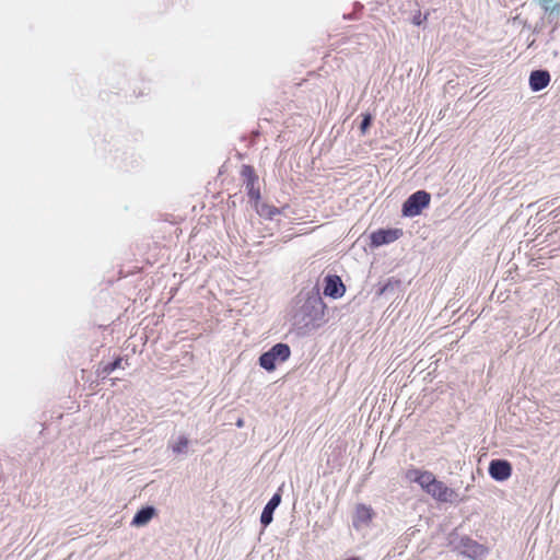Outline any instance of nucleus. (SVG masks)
<instances>
[{"label":"nucleus","mask_w":560,"mask_h":560,"mask_svg":"<svg viewBox=\"0 0 560 560\" xmlns=\"http://www.w3.org/2000/svg\"><path fill=\"white\" fill-rule=\"evenodd\" d=\"M290 348L285 343H277L259 358V364L267 371H273L277 362H284L290 357Z\"/></svg>","instance_id":"f257e3e1"},{"label":"nucleus","mask_w":560,"mask_h":560,"mask_svg":"<svg viewBox=\"0 0 560 560\" xmlns=\"http://www.w3.org/2000/svg\"><path fill=\"white\" fill-rule=\"evenodd\" d=\"M431 196L424 190H418L407 198L402 205V214L413 218L419 215L421 211L430 203Z\"/></svg>","instance_id":"f03ea898"},{"label":"nucleus","mask_w":560,"mask_h":560,"mask_svg":"<svg viewBox=\"0 0 560 560\" xmlns=\"http://www.w3.org/2000/svg\"><path fill=\"white\" fill-rule=\"evenodd\" d=\"M452 544L459 553L471 560H483L488 555L487 547L468 537H462L458 542Z\"/></svg>","instance_id":"7ed1b4c3"},{"label":"nucleus","mask_w":560,"mask_h":560,"mask_svg":"<svg viewBox=\"0 0 560 560\" xmlns=\"http://www.w3.org/2000/svg\"><path fill=\"white\" fill-rule=\"evenodd\" d=\"M428 494L442 503H455L464 501V498H460L454 489L447 487L443 481L438 479L433 483Z\"/></svg>","instance_id":"20e7f679"},{"label":"nucleus","mask_w":560,"mask_h":560,"mask_svg":"<svg viewBox=\"0 0 560 560\" xmlns=\"http://www.w3.org/2000/svg\"><path fill=\"white\" fill-rule=\"evenodd\" d=\"M406 478L411 482L418 483L427 493H429L433 483L436 481L435 476L431 471L420 469H409L406 472Z\"/></svg>","instance_id":"39448f33"},{"label":"nucleus","mask_w":560,"mask_h":560,"mask_svg":"<svg viewBox=\"0 0 560 560\" xmlns=\"http://www.w3.org/2000/svg\"><path fill=\"white\" fill-rule=\"evenodd\" d=\"M375 513L371 506L365 504H359L355 508L352 524L357 530H363L368 528L374 518Z\"/></svg>","instance_id":"423d86ee"},{"label":"nucleus","mask_w":560,"mask_h":560,"mask_svg":"<svg viewBox=\"0 0 560 560\" xmlns=\"http://www.w3.org/2000/svg\"><path fill=\"white\" fill-rule=\"evenodd\" d=\"M401 234L402 232L399 229L378 230L372 233L371 243L373 246L378 247L395 242Z\"/></svg>","instance_id":"0eeeda50"},{"label":"nucleus","mask_w":560,"mask_h":560,"mask_svg":"<svg viewBox=\"0 0 560 560\" xmlns=\"http://www.w3.org/2000/svg\"><path fill=\"white\" fill-rule=\"evenodd\" d=\"M512 472V467L509 462L502 459H493L489 465L490 476L498 481L506 480Z\"/></svg>","instance_id":"6e6552de"},{"label":"nucleus","mask_w":560,"mask_h":560,"mask_svg":"<svg viewBox=\"0 0 560 560\" xmlns=\"http://www.w3.org/2000/svg\"><path fill=\"white\" fill-rule=\"evenodd\" d=\"M324 294L334 299L340 298L345 293V285L337 276H328L325 279Z\"/></svg>","instance_id":"1a4fd4ad"},{"label":"nucleus","mask_w":560,"mask_h":560,"mask_svg":"<svg viewBox=\"0 0 560 560\" xmlns=\"http://www.w3.org/2000/svg\"><path fill=\"white\" fill-rule=\"evenodd\" d=\"M550 82V74L545 70H535L529 75V86L533 91L538 92L545 89Z\"/></svg>","instance_id":"9d476101"},{"label":"nucleus","mask_w":560,"mask_h":560,"mask_svg":"<svg viewBox=\"0 0 560 560\" xmlns=\"http://www.w3.org/2000/svg\"><path fill=\"white\" fill-rule=\"evenodd\" d=\"M281 502V494L275 493L272 498L269 500V502L266 504V506L262 510L260 522L264 525V527H267L272 522V515L275 510L279 506Z\"/></svg>","instance_id":"9b49d317"},{"label":"nucleus","mask_w":560,"mask_h":560,"mask_svg":"<svg viewBox=\"0 0 560 560\" xmlns=\"http://www.w3.org/2000/svg\"><path fill=\"white\" fill-rule=\"evenodd\" d=\"M189 444H190L189 439L187 436L180 434V435H178L176 438H172L170 440L168 447L176 455H187Z\"/></svg>","instance_id":"f8f14e48"},{"label":"nucleus","mask_w":560,"mask_h":560,"mask_svg":"<svg viewBox=\"0 0 560 560\" xmlns=\"http://www.w3.org/2000/svg\"><path fill=\"white\" fill-rule=\"evenodd\" d=\"M155 514V509L152 506H145L138 511L132 518L131 524L136 527L147 525Z\"/></svg>","instance_id":"ddd939ff"},{"label":"nucleus","mask_w":560,"mask_h":560,"mask_svg":"<svg viewBox=\"0 0 560 560\" xmlns=\"http://www.w3.org/2000/svg\"><path fill=\"white\" fill-rule=\"evenodd\" d=\"M539 7L548 14V20L551 22L553 15L560 14V2L557 0H536Z\"/></svg>","instance_id":"4468645a"},{"label":"nucleus","mask_w":560,"mask_h":560,"mask_svg":"<svg viewBox=\"0 0 560 560\" xmlns=\"http://www.w3.org/2000/svg\"><path fill=\"white\" fill-rule=\"evenodd\" d=\"M304 308H306V310L311 308L315 313H322V311H323L322 299L319 296L308 298L306 303L304 304Z\"/></svg>","instance_id":"2eb2a0df"},{"label":"nucleus","mask_w":560,"mask_h":560,"mask_svg":"<svg viewBox=\"0 0 560 560\" xmlns=\"http://www.w3.org/2000/svg\"><path fill=\"white\" fill-rule=\"evenodd\" d=\"M121 362H122L121 359L115 360L113 363H109L108 365H106L104 368V372L107 374L112 373L114 370L120 368Z\"/></svg>","instance_id":"dca6fc26"},{"label":"nucleus","mask_w":560,"mask_h":560,"mask_svg":"<svg viewBox=\"0 0 560 560\" xmlns=\"http://www.w3.org/2000/svg\"><path fill=\"white\" fill-rule=\"evenodd\" d=\"M247 188H248V194H249L250 198H253V199L259 198V191L254 188V183L252 179L248 180Z\"/></svg>","instance_id":"f3484780"},{"label":"nucleus","mask_w":560,"mask_h":560,"mask_svg":"<svg viewBox=\"0 0 560 560\" xmlns=\"http://www.w3.org/2000/svg\"><path fill=\"white\" fill-rule=\"evenodd\" d=\"M371 125V116L370 115H365L361 121V125H360V129L362 132H365L368 130V128L370 127Z\"/></svg>","instance_id":"a211bd4d"},{"label":"nucleus","mask_w":560,"mask_h":560,"mask_svg":"<svg viewBox=\"0 0 560 560\" xmlns=\"http://www.w3.org/2000/svg\"><path fill=\"white\" fill-rule=\"evenodd\" d=\"M236 425L242 428L244 425V421L242 419L237 420Z\"/></svg>","instance_id":"6ab92c4d"},{"label":"nucleus","mask_w":560,"mask_h":560,"mask_svg":"<svg viewBox=\"0 0 560 560\" xmlns=\"http://www.w3.org/2000/svg\"><path fill=\"white\" fill-rule=\"evenodd\" d=\"M275 213H278V209H273V210H271V211L269 212V215L271 217V215H273Z\"/></svg>","instance_id":"aec40b11"},{"label":"nucleus","mask_w":560,"mask_h":560,"mask_svg":"<svg viewBox=\"0 0 560 560\" xmlns=\"http://www.w3.org/2000/svg\"><path fill=\"white\" fill-rule=\"evenodd\" d=\"M413 22H415V24H417V25H420V24H421L420 19H415V21H413Z\"/></svg>","instance_id":"412c9836"},{"label":"nucleus","mask_w":560,"mask_h":560,"mask_svg":"<svg viewBox=\"0 0 560 560\" xmlns=\"http://www.w3.org/2000/svg\"><path fill=\"white\" fill-rule=\"evenodd\" d=\"M348 560H359L358 558H351V559H348Z\"/></svg>","instance_id":"4be33fe9"}]
</instances>
